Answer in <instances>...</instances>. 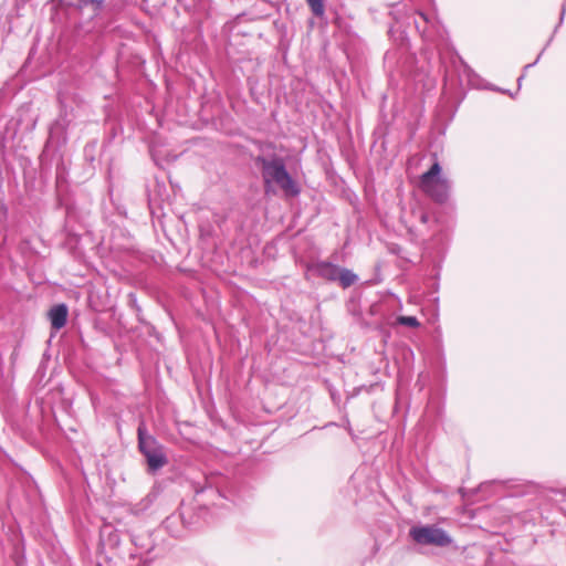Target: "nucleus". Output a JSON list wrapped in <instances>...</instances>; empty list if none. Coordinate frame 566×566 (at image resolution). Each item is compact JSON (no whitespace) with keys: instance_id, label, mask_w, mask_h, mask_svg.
Returning a JSON list of instances; mask_svg holds the SVG:
<instances>
[{"instance_id":"nucleus-16","label":"nucleus","mask_w":566,"mask_h":566,"mask_svg":"<svg viewBox=\"0 0 566 566\" xmlns=\"http://www.w3.org/2000/svg\"><path fill=\"white\" fill-rule=\"evenodd\" d=\"M564 13H565V9L563 8L562 12H560V21L563 20Z\"/></svg>"},{"instance_id":"nucleus-5","label":"nucleus","mask_w":566,"mask_h":566,"mask_svg":"<svg viewBox=\"0 0 566 566\" xmlns=\"http://www.w3.org/2000/svg\"><path fill=\"white\" fill-rule=\"evenodd\" d=\"M395 19L397 23L401 25H409L410 21H412L416 30L421 34L423 39H429L430 35L428 34V25L433 27V21L429 19V17L422 12L413 11L409 14H405L402 17L397 15L399 13V6H396L395 10L392 11Z\"/></svg>"},{"instance_id":"nucleus-4","label":"nucleus","mask_w":566,"mask_h":566,"mask_svg":"<svg viewBox=\"0 0 566 566\" xmlns=\"http://www.w3.org/2000/svg\"><path fill=\"white\" fill-rule=\"evenodd\" d=\"M409 535L419 545L446 547L452 543L451 536L436 525L413 526L410 528Z\"/></svg>"},{"instance_id":"nucleus-6","label":"nucleus","mask_w":566,"mask_h":566,"mask_svg":"<svg viewBox=\"0 0 566 566\" xmlns=\"http://www.w3.org/2000/svg\"><path fill=\"white\" fill-rule=\"evenodd\" d=\"M310 270L327 281L335 282L338 279L340 268L328 261H318L310 268Z\"/></svg>"},{"instance_id":"nucleus-14","label":"nucleus","mask_w":566,"mask_h":566,"mask_svg":"<svg viewBox=\"0 0 566 566\" xmlns=\"http://www.w3.org/2000/svg\"><path fill=\"white\" fill-rule=\"evenodd\" d=\"M524 77H525V74H522V75L517 78V84H518V86H521V85H522Z\"/></svg>"},{"instance_id":"nucleus-17","label":"nucleus","mask_w":566,"mask_h":566,"mask_svg":"<svg viewBox=\"0 0 566 566\" xmlns=\"http://www.w3.org/2000/svg\"><path fill=\"white\" fill-rule=\"evenodd\" d=\"M266 147L268 148H273V145L272 144H268Z\"/></svg>"},{"instance_id":"nucleus-8","label":"nucleus","mask_w":566,"mask_h":566,"mask_svg":"<svg viewBox=\"0 0 566 566\" xmlns=\"http://www.w3.org/2000/svg\"><path fill=\"white\" fill-rule=\"evenodd\" d=\"M337 276H338L337 281L344 289L352 286L358 280V276L355 273H353L350 270L345 269V268H340L339 274Z\"/></svg>"},{"instance_id":"nucleus-15","label":"nucleus","mask_w":566,"mask_h":566,"mask_svg":"<svg viewBox=\"0 0 566 566\" xmlns=\"http://www.w3.org/2000/svg\"><path fill=\"white\" fill-rule=\"evenodd\" d=\"M90 2L96 4L97 8L101 7V4H102V1H98V0H90Z\"/></svg>"},{"instance_id":"nucleus-10","label":"nucleus","mask_w":566,"mask_h":566,"mask_svg":"<svg viewBox=\"0 0 566 566\" xmlns=\"http://www.w3.org/2000/svg\"><path fill=\"white\" fill-rule=\"evenodd\" d=\"M398 323L403 326L413 327V328L420 326V322L418 321V318L416 316H399Z\"/></svg>"},{"instance_id":"nucleus-13","label":"nucleus","mask_w":566,"mask_h":566,"mask_svg":"<svg viewBox=\"0 0 566 566\" xmlns=\"http://www.w3.org/2000/svg\"><path fill=\"white\" fill-rule=\"evenodd\" d=\"M420 220H421V222L426 223V222L428 221V216H427V213H421V216H420Z\"/></svg>"},{"instance_id":"nucleus-2","label":"nucleus","mask_w":566,"mask_h":566,"mask_svg":"<svg viewBox=\"0 0 566 566\" xmlns=\"http://www.w3.org/2000/svg\"><path fill=\"white\" fill-rule=\"evenodd\" d=\"M138 449L145 457L149 471L156 472L168 462L164 446L151 434L147 433L144 423L137 429Z\"/></svg>"},{"instance_id":"nucleus-11","label":"nucleus","mask_w":566,"mask_h":566,"mask_svg":"<svg viewBox=\"0 0 566 566\" xmlns=\"http://www.w3.org/2000/svg\"><path fill=\"white\" fill-rule=\"evenodd\" d=\"M544 51H545V49H543V50L539 52V54L537 55L536 60H535L533 63L526 64V65L524 66V69H523V73H522V74H525V73H526V71H528L531 67L535 66V65L539 62V60H541V57H542V55H543Z\"/></svg>"},{"instance_id":"nucleus-1","label":"nucleus","mask_w":566,"mask_h":566,"mask_svg":"<svg viewBox=\"0 0 566 566\" xmlns=\"http://www.w3.org/2000/svg\"><path fill=\"white\" fill-rule=\"evenodd\" d=\"M254 161L261 169L262 180L268 193L273 187H277L289 196H298L300 188L287 171L282 157L275 154L271 156L259 155Z\"/></svg>"},{"instance_id":"nucleus-12","label":"nucleus","mask_w":566,"mask_h":566,"mask_svg":"<svg viewBox=\"0 0 566 566\" xmlns=\"http://www.w3.org/2000/svg\"><path fill=\"white\" fill-rule=\"evenodd\" d=\"M219 496L224 497V499H229L232 502H234V497L232 495H227V494H224V493H222L220 491H219Z\"/></svg>"},{"instance_id":"nucleus-9","label":"nucleus","mask_w":566,"mask_h":566,"mask_svg":"<svg viewBox=\"0 0 566 566\" xmlns=\"http://www.w3.org/2000/svg\"><path fill=\"white\" fill-rule=\"evenodd\" d=\"M325 1L326 0H306L312 13L322 19L325 15Z\"/></svg>"},{"instance_id":"nucleus-3","label":"nucleus","mask_w":566,"mask_h":566,"mask_svg":"<svg viewBox=\"0 0 566 566\" xmlns=\"http://www.w3.org/2000/svg\"><path fill=\"white\" fill-rule=\"evenodd\" d=\"M450 187V181L441 176V166L438 161H434L420 177L421 190L438 203H444L448 200Z\"/></svg>"},{"instance_id":"nucleus-7","label":"nucleus","mask_w":566,"mask_h":566,"mask_svg":"<svg viewBox=\"0 0 566 566\" xmlns=\"http://www.w3.org/2000/svg\"><path fill=\"white\" fill-rule=\"evenodd\" d=\"M69 310L63 303L56 304L48 312V317L53 329L63 328L67 322Z\"/></svg>"}]
</instances>
